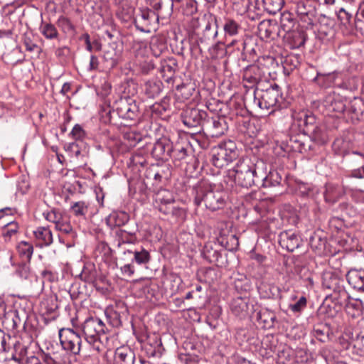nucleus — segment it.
Returning <instances> with one entry per match:
<instances>
[{
	"mask_svg": "<svg viewBox=\"0 0 364 364\" xmlns=\"http://www.w3.org/2000/svg\"><path fill=\"white\" fill-rule=\"evenodd\" d=\"M107 327L99 318L90 317L82 324V331L86 343L97 352L102 351L108 342Z\"/></svg>",
	"mask_w": 364,
	"mask_h": 364,
	"instance_id": "obj_1",
	"label": "nucleus"
},
{
	"mask_svg": "<svg viewBox=\"0 0 364 364\" xmlns=\"http://www.w3.org/2000/svg\"><path fill=\"white\" fill-rule=\"evenodd\" d=\"M257 165L248 158L239 161L235 167L230 170L228 176L234 178L235 183L240 186L250 188L259 186L262 181L260 173L257 171Z\"/></svg>",
	"mask_w": 364,
	"mask_h": 364,
	"instance_id": "obj_2",
	"label": "nucleus"
},
{
	"mask_svg": "<svg viewBox=\"0 0 364 364\" xmlns=\"http://www.w3.org/2000/svg\"><path fill=\"white\" fill-rule=\"evenodd\" d=\"M193 191L194 203L198 206L204 203L208 209L215 211L223 208L225 204V193L218 190L215 191L212 185L205 181L198 183Z\"/></svg>",
	"mask_w": 364,
	"mask_h": 364,
	"instance_id": "obj_3",
	"label": "nucleus"
},
{
	"mask_svg": "<svg viewBox=\"0 0 364 364\" xmlns=\"http://www.w3.org/2000/svg\"><path fill=\"white\" fill-rule=\"evenodd\" d=\"M281 94L277 85L271 86L266 90H257L255 92L254 103L260 109L269 110L273 109L272 112L277 107Z\"/></svg>",
	"mask_w": 364,
	"mask_h": 364,
	"instance_id": "obj_4",
	"label": "nucleus"
},
{
	"mask_svg": "<svg viewBox=\"0 0 364 364\" xmlns=\"http://www.w3.org/2000/svg\"><path fill=\"white\" fill-rule=\"evenodd\" d=\"M60 345L64 350L73 355L80 353L82 347V341L80 334L69 328H63L59 331Z\"/></svg>",
	"mask_w": 364,
	"mask_h": 364,
	"instance_id": "obj_5",
	"label": "nucleus"
},
{
	"mask_svg": "<svg viewBox=\"0 0 364 364\" xmlns=\"http://www.w3.org/2000/svg\"><path fill=\"white\" fill-rule=\"evenodd\" d=\"M346 99L334 92L328 95L323 101V106L328 114H334V117H338L340 114H342L346 109Z\"/></svg>",
	"mask_w": 364,
	"mask_h": 364,
	"instance_id": "obj_6",
	"label": "nucleus"
},
{
	"mask_svg": "<svg viewBox=\"0 0 364 364\" xmlns=\"http://www.w3.org/2000/svg\"><path fill=\"white\" fill-rule=\"evenodd\" d=\"M230 310L236 316L244 318L250 315L253 311V306L247 297H237L230 304Z\"/></svg>",
	"mask_w": 364,
	"mask_h": 364,
	"instance_id": "obj_7",
	"label": "nucleus"
},
{
	"mask_svg": "<svg viewBox=\"0 0 364 364\" xmlns=\"http://www.w3.org/2000/svg\"><path fill=\"white\" fill-rule=\"evenodd\" d=\"M206 116L207 113L205 111L188 108L183 112L182 121L188 127H196L202 124Z\"/></svg>",
	"mask_w": 364,
	"mask_h": 364,
	"instance_id": "obj_8",
	"label": "nucleus"
},
{
	"mask_svg": "<svg viewBox=\"0 0 364 364\" xmlns=\"http://www.w3.org/2000/svg\"><path fill=\"white\" fill-rule=\"evenodd\" d=\"M116 111L119 117L133 120L136 118L139 112L135 102H129L127 99H121L117 103Z\"/></svg>",
	"mask_w": 364,
	"mask_h": 364,
	"instance_id": "obj_9",
	"label": "nucleus"
},
{
	"mask_svg": "<svg viewBox=\"0 0 364 364\" xmlns=\"http://www.w3.org/2000/svg\"><path fill=\"white\" fill-rule=\"evenodd\" d=\"M343 281L334 273L327 272L323 277V286L324 288L338 292L340 294H345Z\"/></svg>",
	"mask_w": 364,
	"mask_h": 364,
	"instance_id": "obj_10",
	"label": "nucleus"
},
{
	"mask_svg": "<svg viewBox=\"0 0 364 364\" xmlns=\"http://www.w3.org/2000/svg\"><path fill=\"white\" fill-rule=\"evenodd\" d=\"M339 73L336 72L329 73H320L317 72L316 75L312 81L321 88H328L335 85H339L337 83Z\"/></svg>",
	"mask_w": 364,
	"mask_h": 364,
	"instance_id": "obj_11",
	"label": "nucleus"
},
{
	"mask_svg": "<svg viewBox=\"0 0 364 364\" xmlns=\"http://www.w3.org/2000/svg\"><path fill=\"white\" fill-rule=\"evenodd\" d=\"M33 235L40 247H48L53 243V234L48 228L38 227L33 231Z\"/></svg>",
	"mask_w": 364,
	"mask_h": 364,
	"instance_id": "obj_12",
	"label": "nucleus"
},
{
	"mask_svg": "<svg viewBox=\"0 0 364 364\" xmlns=\"http://www.w3.org/2000/svg\"><path fill=\"white\" fill-rule=\"evenodd\" d=\"M348 284L355 289L364 292V270L350 269L346 274Z\"/></svg>",
	"mask_w": 364,
	"mask_h": 364,
	"instance_id": "obj_13",
	"label": "nucleus"
},
{
	"mask_svg": "<svg viewBox=\"0 0 364 364\" xmlns=\"http://www.w3.org/2000/svg\"><path fill=\"white\" fill-rule=\"evenodd\" d=\"M280 244L288 251L293 252L301 244V240L296 234L291 231H285L280 234Z\"/></svg>",
	"mask_w": 364,
	"mask_h": 364,
	"instance_id": "obj_14",
	"label": "nucleus"
},
{
	"mask_svg": "<svg viewBox=\"0 0 364 364\" xmlns=\"http://www.w3.org/2000/svg\"><path fill=\"white\" fill-rule=\"evenodd\" d=\"M292 118L294 123L303 131H309V126L312 125L315 122L314 116L309 114L308 112L304 110L294 112L292 114Z\"/></svg>",
	"mask_w": 364,
	"mask_h": 364,
	"instance_id": "obj_15",
	"label": "nucleus"
},
{
	"mask_svg": "<svg viewBox=\"0 0 364 364\" xmlns=\"http://www.w3.org/2000/svg\"><path fill=\"white\" fill-rule=\"evenodd\" d=\"M134 352L128 347L122 346L115 350V364H134Z\"/></svg>",
	"mask_w": 364,
	"mask_h": 364,
	"instance_id": "obj_16",
	"label": "nucleus"
},
{
	"mask_svg": "<svg viewBox=\"0 0 364 364\" xmlns=\"http://www.w3.org/2000/svg\"><path fill=\"white\" fill-rule=\"evenodd\" d=\"M218 146L220 149V156L225 157L226 161L230 163L238 156L236 144L232 141H225Z\"/></svg>",
	"mask_w": 364,
	"mask_h": 364,
	"instance_id": "obj_17",
	"label": "nucleus"
},
{
	"mask_svg": "<svg viewBox=\"0 0 364 364\" xmlns=\"http://www.w3.org/2000/svg\"><path fill=\"white\" fill-rule=\"evenodd\" d=\"M129 220L125 212H112L105 219L106 224L110 228L124 225Z\"/></svg>",
	"mask_w": 364,
	"mask_h": 364,
	"instance_id": "obj_18",
	"label": "nucleus"
},
{
	"mask_svg": "<svg viewBox=\"0 0 364 364\" xmlns=\"http://www.w3.org/2000/svg\"><path fill=\"white\" fill-rule=\"evenodd\" d=\"M116 237L117 239V247L121 248L126 245H133L137 241V238L134 233L127 232L123 229L116 230Z\"/></svg>",
	"mask_w": 364,
	"mask_h": 364,
	"instance_id": "obj_19",
	"label": "nucleus"
},
{
	"mask_svg": "<svg viewBox=\"0 0 364 364\" xmlns=\"http://www.w3.org/2000/svg\"><path fill=\"white\" fill-rule=\"evenodd\" d=\"M260 176L262 181L259 186L263 187L275 186L279 184L281 181V177L276 171H270L268 175L261 173Z\"/></svg>",
	"mask_w": 364,
	"mask_h": 364,
	"instance_id": "obj_20",
	"label": "nucleus"
},
{
	"mask_svg": "<svg viewBox=\"0 0 364 364\" xmlns=\"http://www.w3.org/2000/svg\"><path fill=\"white\" fill-rule=\"evenodd\" d=\"M6 318L11 320L13 328H17L21 324H25L27 316L23 310L20 312L19 311L14 309L10 310L7 312Z\"/></svg>",
	"mask_w": 364,
	"mask_h": 364,
	"instance_id": "obj_21",
	"label": "nucleus"
},
{
	"mask_svg": "<svg viewBox=\"0 0 364 364\" xmlns=\"http://www.w3.org/2000/svg\"><path fill=\"white\" fill-rule=\"evenodd\" d=\"M171 146L166 140L157 141L153 147V154L159 158H163L166 156H171Z\"/></svg>",
	"mask_w": 364,
	"mask_h": 364,
	"instance_id": "obj_22",
	"label": "nucleus"
},
{
	"mask_svg": "<svg viewBox=\"0 0 364 364\" xmlns=\"http://www.w3.org/2000/svg\"><path fill=\"white\" fill-rule=\"evenodd\" d=\"M96 257H100L102 260H111L113 256V250L104 241H100L97 243L95 247Z\"/></svg>",
	"mask_w": 364,
	"mask_h": 364,
	"instance_id": "obj_23",
	"label": "nucleus"
},
{
	"mask_svg": "<svg viewBox=\"0 0 364 364\" xmlns=\"http://www.w3.org/2000/svg\"><path fill=\"white\" fill-rule=\"evenodd\" d=\"M44 218L48 222L55 224V228L57 229L64 219L67 217V214L58 210L53 209L50 211L43 213Z\"/></svg>",
	"mask_w": 364,
	"mask_h": 364,
	"instance_id": "obj_24",
	"label": "nucleus"
},
{
	"mask_svg": "<svg viewBox=\"0 0 364 364\" xmlns=\"http://www.w3.org/2000/svg\"><path fill=\"white\" fill-rule=\"evenodd\" d=\"M39 30L41 33L48 40H53L58 38L59 33L56 27L50 23L42 22Z\"/></svg>",
	"mask_w": 364,
	"mask_h": 364,
	"instance_id": "obj_25",
	"label": "nucleus"
},
{
	"mask_svg": "<svg viewBox=\"0 0 364 364\" xmlns=\"http://www.w3.org/2000/svg\"><path fill=\"white\" fill-rule=\"evenodd\" d=\"M241 26L238 22L232 18H226L223 25L225 36H235L239 33Z\"/></svg>",
	"mask_w": 364,
	"mask_h": 364,
	"instance_id": "obj_26",
	"label": "nucleus"
},
{
	"mask_svg": "<svg viewBox=\"0 0 364 364\" xmlns=\"http://www.w3.org/2000/svg\"><path fill=\"white\" fill-rule=\"evenodd\" d=\"M151 259V255L148 250L141 247L140 250H135L134 257L132 258V262H136L138 264H146Z\"/></svg>",
	"mask_w": 364,
	"mask_h": 364,
	"instance_id": "obj_27",
	"label": "nucleus"
},
{
	"mask_svg": "<svg viewBox=\"0 0 364 364\" xmlns=\"http://www.w3.org/2000/svg\"><path fill=\"white\" fill-rule=\"evenodd\" d=\"M257 319L264 324L267 328L273 326L276 316L272 311L264 309L258 313Z\"/></svg>",
	"mask_w": 364,
	"mask_h": 364,
	"instance_id": "obj_28",
	"label": "nucleus"
},
{
	"mask_svg": "<svg viewBox=\"0 0 364 364\" xmlns=\"http://www.w3.org/2000/svg\"><path fill=\"white\" fill-rule=\"evenodd\" d=\"M213 124V132L212 135L213 136L218 137L221 135H223L225 131L228 129V126L225 122V119L223 118H216L213 119L212 120Z\"/></svg>",
	"mask_w": 364,
	"mask_h": 364,
	"instance_id": "obj_29",
	"label": "nucleus"
},
{
	"mask_svg": "<svg viewBox=\"0 0 364 364\" xmlns=\"http://www.w3.org/2000/svg\"><path fill=\"white\" fill-rule=\"evenodd\" d=\"M17 251L24 259L29 261L33 253V247L29 242L21 241L17 245Z\"/></svg>",
	"mask_w": 364,
	"mask_h": 364,
	"instance_id": "obj_30",
	"label": "nucleus"
},
{
	"mask_svg": "<svg viewBox=\"0 0 364 364\" xmlns=\"http://www.w3.org/2000/svg\"><path fill=\"white\" fill-rule=\"evenodd\" d=\"M155 200L161 205H168L174 202V197L171 191L163 189L156 193Z\"/></svg>",
	"mask_w": 364,
	"mask_h": 364,
	"instance_id": "obj_31",
	"label": "nucleus"
},
{
	"mask_svg": "<svg viewBox=\"0 0 364 364\" xmlns=\"http://www.w3.org/2000/svg\"><path fill=\"white\" fill-rule=\"evenodd\" d=\"M211 161L213 165L218 168H223L229 164L228 161H226L225 157L220 156V149L219 146L213 150Z\"/></svg>",
	"mask_w": 364,
	"mask_h": 364,
	"instance_id": "obj_32",
	"label": "nucleus"
},
{
	"mask_svg": "<svg viewBox=\"0 0 364 364\" xmlns=\"http://www.w3.org/2000/svg\"><path fill=\"white\" fill-rule=\"evenodd\" d=\"M209 53L213 59H218L222 58L225 55L226 50L223 47V43L218 42L209 49Z\"/></svg>",
	"mask_w": 364,
	"mask_h": 364,
	"instance_id": "obj_33",
	"label": "nucleus"
},
{
	"mask_svg": "<svg viewBox=\"0 0 364 364\" xmlns=\"http://www.w3.org/2000/svg\"><path fill=\"white\" fill-rule=\"evenodd\" d=\"M88 205L84 201L75 202L71 205V210L73 214L77 216H85L87 213Z\"/></svg>",
	"mask_w": 364,
	"mask_h": 364,
	"instance_id": "obj_34",
	"label": "nucleus"
},
{
	"mask_svg": "<svg viewBox=\"0 0 364 364\" xmlns=\"http://www.w3.org/2000/svg\"><path fill=\"white\" fill-rule=\"evenodd\" d=\"M341 196V190L333 185H328L325 193V198L327 201L334 202Z\"/></svg>",
	"mask_w": 364,
	"mask_h": 364,
	"instance_id": "obj_35",
	"label": "nucleus"
},
{
	"mask_svg": "<svg viewBox=\"0 0 364 364\" xmlns=\"http://www.w3.org/2000/svg\"><path fill=\"white\" fill-rule=\"evenodd\" d=\"M18 229V225L15 222H8L6 225L4 226V229L3 231V235L6 238H10L14 235H15Z\"/></svg>",
	"mask_w": 364,
	"mask_h": 364,
	"instance_id": "obj_36",
	"label": "nucleus"
},
{
	"mask_svg": "<svg viewBox=\"0 0 364 364\" xmlns=\"http://www.w3.org/2000/svg\"><path fill=\"white\" fill-rule=\"evenodd\" d=\"M306 298L301 296L295 304L289 305V309L294 313H300L306 307Z\"/></svg>",
	"mask_w": 364,
	"mask_h": 364,
	"instance_id": "obj_37",
	"label": "nucleus"
},
{
	"mask_svg": "<svg viewBox=\"0 0 364 364\" xmlns=\"http://www.w3.org/2000/svg\"><path fill=\"white\" fill-rule=\"evenodd\" d=\"M172 156L176 160H183L187 156V149L184 146H176L172 150H171Z\"/></svg>",
	"mask_w": 364,
	"mask_h": 364,
	"instance_id": "obj_38",
	"label": "nucleus"
},
{
	"mask_svg": "<svg viewBox=\"0 0 364 364\" xmlns=\"http://www.w3.org/2000/svg\"><path fill=\"white\" fill-rule=\"evenodd\" d=\"M58 25L65 31H69L73 29L71 21L66 17L60 16L58 19Z\"/></svg>",
	"mask_w": 364,
	"mask_h": 364,
	"instance_id": "obj_39",
	"label": "nucleus"
},
{
	"mask_svg": "<svg viewBox=\"0 0 364 364\" xmlns=\"http://www.w3.org/2000/svg\"><path fill=\"white\" fill-rule=\"evenodd\" d=\"M16 274L21 278L27 279L30 274V267L28 264H19L16 270Z\"/></svg>",
	"mask_w": 364,
	"mask_h": 364,
	"instance_id": "obj_40",
	"label": "nucleus"
},
{
	"mask_svg": "<svg viewBox=\"0 0 364 364\" xmlns=\"http://www.w3.org/2000/svg\"><path fill=\"white\" fill-rule=\"evenodd\" d=\"M56 230L65 234L73 233V227L70 223V220L68 216L60 225H58V227Z\"/></svg>",
	"mask_w": 364,
	"mask_h": 364,
	"instance_id": "obj_41",
	"label": "nucleus"
},
{
	"mask_svg": "<svg viewBox=\"0 0 364 364\" xmlns=\"http://www.w3.org/2000/svg\"><path fill=\"white\" fill-rule=\"evenodd\" d=\"M160 91L159 85L156 82H148L146 83V92L150 97H154Z\"/></svg>",
	"mask_w": 364,
	"mask_h": 364,
	"instance_id": "obj_42",
	"label": "nucleus"
},
{
	"mask_svg": "<svg viewBox=\"0 0 364 364\" xmlns=\"http://www.w3.org/2000/svg\"><path fill=\"white\" fill-rule=\"evenodd\" d=\"M70 135L75 140H81L84 138L85 133L80 125L75 124L70 132Z\"/></svg>",
	"mask_w": 364,
	"mask_h": 364,
	"instance_id": "obj_43",
	"label": "nucleus"
},
{
	"mask_svg": "<svg viewBox=\"0 0 364 364\" xmlns=\"http://www.w3.org/2000/svg\"><path fill=\"white\" fill-rule=\"evenodd\" d=\"M132 263L126 264L121 267L120 270L122 275L128 277H131L135 272V268L134 264Z\"/></svg>",
	"mask_w": 364,
	"mask_h": 364,
	"instance_id": "obj_44",
	"label": "nucleus"
},
{
	"mask_svg": "<svg viewBox=\"0 0 364 364\" xmlns=\"http://www.w3.org/2000/svg\"><path fill=\"white\" fill-rule=\"evenodd\" d=\"M350 176L356 178H364V166H362L360 168L353 169L350 171Z\"/></svg>",
	"mask_w": 364,
	"mask_h": 364,
	"instance_id": "obj_45",
	"label": "nucleus"
},
{
	"mask_svg": "<svg viewBox=\"0 0 364 364\" xmlns=\"http://www.w3.org/2000/svg\"><path fill=\"white\" fill-rule=\"evenodd\" d=\"M23 43L26 50L30 52L34 51L38 48L37 44L33 43L30 38H25Z\"/></svg>",
	"mask_w": 364,
	"mask_h": 364,
	"instance_id": "obj_46",
	"label": "nucleus"
},
{
	"mask_svg": "<svg viewBox=\"0 0 364 364\" xmlns=\"http://www.w3.org/2000/svg\"><path fill=\"white\" fill-rule=\"evenodd\" d=\"M149 176L150 177L153 176V178L156 181V183L161 182L164 178H167V174L165 173H159L158 171L154 173H149Z\"/></svg>",
	"mask_w": 364,
	"mask_h": 364,
	"instance_id": "obj_47",
	"label": "nucleus"
},
{
	"mask_svg": "<svg viewBox=\"0 0 364 364\" xmlns=\"http://www.w3.org/2000/svg\"><path fill=\"white\" fill-rule=\"evenodd\" d=\"M99 65V60L97 56L95 55H91L90 56V65H89V70H97Z\"/></svg>",
	"mask_w": 364,
	"mask_h": 364,
	"instance_id": "obj_48",
	"label": "nucleus"
},
{
	"mask_svg": "<svg viewBox=\"0 0 364 364\" xmlns=\"http://www.w3.org/2000/svg\"><path fill=\"white\" fill-rule=\"evenodd\" d=\"M299 190L301 195L308 196L310 195V191L311 189L309 186L302 183L299 185Z\"/></svg>",
	"mask_w": 364,
	"mask_h": 364,
	"instance_id": "obj_49",
	"label": "nucleus"
},
{
	"mask_svg": "<svg viewBox=\"0 0 364 364\" xmlns=\"http://www.w3.org/2000/svg\"><path fill=\"white\" fill-rule=\"evenodd\" d=\"M82 38L85 40L87 50H88L89 52L92 51V50H94V49H93L92 43L90 41V36L87 33H85L82 36Z\"/></svg>",
	"mask_w": 364,
	"mask_h": 364,
	"instance_id": "obj_50",
	"label": "nucleus"
},
{
	"mask_svg": "<svg viewBox=\"0 0 364 364\" xmlns=\"http://www.w3.org/2000/svg\"><path fill=\"white\" fill-rule=\"evenodd\" d=\"M25 364H43L41 360L36 356H30L27 358Z\"/></svg>",
	"mask_w": 364,
	"mask_h": 364,
	"instance_id": "obj_51",
	"label": "nucleus"
},
{
	"mask_svg": "<svg viewBox=\"0 0 364 364\" xmlns=\"http://www.w3.org/2000/svg\"><path fill=\"white\" fill-rule=\"evenodd\" d=\"M6 305L4 301L0 300V318L4 317L6 318L7 316Z\"/></svg>",
	"mask_w": 364,
	"mask_h": 364,
	"instance_id": "obj_52",
	"label": "nucleus"
},
{
	"mask_svg": "<svg viewBox=\"0 0 364 364\" xmlns=\"http://www.w3.org/2000/svg\"><path fill=\"white\" fill-rule=\"evenodd\" d=\"M78 144L76 142L69 143L65 146V150L70 153V155L75 151Z\"/></svg>",
	"mask_w": 364,
	"mask_h": 364,
	"instance_id": "obj_53",
	"label": "nucleus"
},
{
	"mask_svg": "<svg viewBox=\"0 0 364 364\" xmlns=\"http://www.w3.org/2000/svg\"><path fill=\"white\" fill-rule=\"evenodd\" d=\"M4 350H6V340L4 332L0 331V351Z\"/></svg>",
	"mask_w": 364,
	"mask_h": 364,
	"instance_id": "obj_54",
	"label": "nucleus"
},
{
	"mask_svg": "<svg viewBox=\"0 0 364 364\" xmlns=\"http://www.w3.org/2000/svg\"><path fill=\"white\" fill-rule=\"evenodd\" d=\"M360 16L364 18V1L360 2V4L359 5V8L357 11V16Z\"/></svg>",
	"mask_w": 364,
	"mask_h": 364,
	"instance_id": "obj_55",
	"label": "nucleus"
},
{
	"mask_svg": "<svg viewBox=\"0 0 364 364\" xmlns=\"http://www.w3.org/2000/svg\"><path fill=\"white\" fill-rule=\"evenodd\" d=\"M42 275L45 279H48L49 281H53L54 279V276L53 274L47 270H45L42 272Z\"/></svg>",
	"mask_w": 364,
	"mask_h": 364,
	"instance_id": "obj_56",
	"label": "nucleus"
},
{
	"mask_svg": "<svg viewBox=\"0 0 364 364\" xmlns=\"http://www.w3.org/2000/svg\"><path fill=\"white\" fill-rule=\"evenodd\" d=\"M93 46V49L96 51H100L102 49V43L99 40H95L92 42Z\"/></svg>",
	"mask_w": 364,
	"mask_h": 364,
	"instance_id": "obj_57",
	"label": "nucleus"
},
{
	"mask_svg": "<svg viewBox=\"0 0 364 364\" xmlns=\"http://www.w3.org/2000/svg\"><path fill=\"white\" fill-rule=\"evenodd\" d=\"M70 85L69 83L65 82L63 85L60 92L63 95H66L70 91Z\"/></svg>",
	"mask_w": 364,
	"mask_h": 364,
	"instance_id": "obj_58",
	"label": "nucleus"
},
{
	"mask_svg": "<svg viewBox=\"0 0 364 364\" xmlns=\"http://www.w3.org/2000/svg\"><path fill=\"white\" fill-rule=\"evenodd\" d=\"M119 249L122 251V252L124 255H132L134 257V250L129 249V248H126L124 246H122V247H121Z\"/></svg>",
	"mask_w": 364,
	"mask_h": 364,
	"instance_id": "obj_59",
	"label": "nucleus"
},
{
	"mask_svg": "<svg viewBox=\"0 0 364 364\" xmlns=\"http://www.w3.org/2000/svg\"><path fill=\"white\" fill-rule=\"evenodd\" d=\"M314 335L318 339L322 341V336H324V332L321 329H315Z\"/></svg>",
	"mask_w": 364,
	"mask_h": 364,
	"instance_id": "obj_60",
	"label": "nucleus"
},
{
	"mask_svg": "<svg viewBox=\"0 0 364 364\" xmlns=\"http://www.w3.org/2000/svg\"><path fill=\"white\" fill-rule=\"evenodd\" d=\"M344 14H345V17H341V20H346V22L349 23L350 21L351 18H352V14H350L348 11H346L344 13Z\"/></svg>",
	"mask_w": 364,
	"mask_h": 364,
	"instance_id": "obj_61",
	"label": "nucleus"
},
{
	"mask_svg": "<svg viewBox=\"0 0 364 364\" xmlns=\"http://www.w3.org/2000/svg\"><path fill=\"white\" fill-rule=\"evenodd\" d=\"M5 364H21L20 361L16 358H12L9 360Z\"/></svg>",
	"mask_w": 364,
	"mask_h": 364,
	"instance_id": "obj_62",
	"label": "nucleus"
},
{
	"mask_svg": "<svg viewBox=\"0 0 364 364\" xmlns=\"http://www.w3.org/2000/svg\"><path fill=\"white\" fill-rule=\"evenodd\" d=\"M80 155V150L79 149V146H77L76 149H75V151L73 153L71 156H75L77 158Z\"/></svg>",
	"mask_w": 364,
	"mask_h": 364,
	"instance_id": "obj_63",
	"label": "nucleus"
},
{
	"mask_svg": "<svg viewBox=\"0 0 364 364\" xmlns=\"http://www.w3.org/2000/svg\"><path fill=\"white\" fill-rule=\"evenodd\" d=\"M350 309H355V303L353 302H350L347 304V311L348 314H350Z\"/></svg>",
	"mask_w": 364,
	"mask_h": 364,
	"instance_id": "obj_64",
	"label": "nucleus"
}]
</instances>
